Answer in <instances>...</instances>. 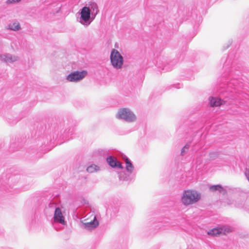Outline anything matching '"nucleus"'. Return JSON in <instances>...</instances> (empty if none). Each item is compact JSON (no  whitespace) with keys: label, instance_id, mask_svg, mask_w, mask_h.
<instances>
[{"label":"nucleus","instance_id":"obj_1","mask_svg":"<svg viewBox=\"0 0 249 249\" xmlns=\"http://www.w3.org/2000/svg\"><path fill=\"white\" fill-rule=\"evenodd\" d=\"M201 199V195L193 189L184 190L180 197L181 203L185 206L193 205Z\"/></svg>","mask_w":249,"mask_h":249},{"label":"nucleus","instance_id":"obj_2","mask_svg":"<svg viewBox=\"0 0 249 249\" xmlns=\"http://www.w3.org/2000/svg\"><path fill=\"white\" fill-rule=\"evenodd\" d=\"M110 60L112 66L116 69L122 68L124 60L123 57L119 52L115 49H113L110 54Z\"/></svg>","mask_w":249,"mask_h":249},{"label":"nucleus","instance_id":"obj_3","mask_svg":"<svg viewBox=\"0 0 249 249\" xmlns=\"http://www.w3.org/2000/svg\"><path fill=\"white\" fill-rule=\"evenodd\" d=\"M117 117L118 118L123 119L128 122H133L136 119V117L134 113L128 108H126L120 109L118 111Z\"/></svg>","mask_w":249,"mask_h":249},{"label":"nucleus","instance_id":"obj_4","mask_svg":"<svg viewBox=\"0 0 249 249\" xmlns=\"http://www.w3.org/2000/svg\"><path fill=\"white\" fill-rule=\"evenodd\" d=\"M232 231V230L227 227H223L220 228H213L209 230L207 233L211 236H217L220 235L226 234Z\"/></svg>","mask_w":249,"mask_h":249},{"label":"nucleus","instance_id":"obj_5","mask_svg":"<svg viewBox=\"0 0 249 249\" xmlns=\"http://www.w3.org/2000/svg\"><path fill=\"white\" fill-rule=\"evenodd\" d=\"M87 74L86 71H74L67 76V80L70 82H76L84 78Z\"/></svg>","mask_w":249,"mask_h":249},{"label":"nucleus","instance_id":"obj_6","mask_svg":"<svg viewBox=\"0 0 249 249\" xmlns=\"http://www.w3.org/2000/svg\"><path fill=\"white\" fill-rule=\"evenodd\" d=\"M53 218L54 221L55 222H58L62 225L66 224L65 218L63 215L61 211L59 208H56L54 212Z\"/></svg>","mask_w":249,"mask_h":249},{"label":"nucleus","instance_id":"obj_7","mask_svg":"<svg viewBox=\"0 0 249 249\" xmlns=\"http://www.w3.org/2000/svg\"><path fill=\"white\" fill-rule=\"evenodd\" d=\"M107 160L108 164L113 168L117 167L121 169L123 168L121 163L118 161L115 158L110 156L107 159Z\"/></svg>","mask_w":249,"mask_h":249},{"label":"nucleus","instance_id":"obj_8","mask_svg":"<svg viewBox=\"0 0 249 249\" xmlns=\"http://www.w3.org/2000/svg\"><path fill=\"white\" fill-rule=\"evenodd\" d=\"M209 190L211 192H215L218 191L219 193L223 195H226L227 192L226 189L222 187L221 185H214L210 187Z\"/></svg>","mask_w":249,"mask_h":249},{"label":"nucleus","instance_id":"obj_9","mask_svg":"<svg viewBox=\"0 0 249 249\" xmlns=\"http://www.w3.org/2000/svg\"><path fill=\"white\" fill-rule=\"evenodd\" d=\"M210 105L212 107H218L225 104V102L221 99L216 97H210L209 98Z\"/></svg>","mask_w":249,"mask_h":249},{"label":"nucleus","instance_id":"obj_10","mask_svg":"<svg viewBox=\"0 0 249 249\" xmlns=\"http://www.w3.org/2000/svg\"><path fill=\"white\" fill-rule=\"evenodd\" d=\"M90 11L89 7H84L81 11V17L85 21H88L90 18Z\"/></svg>","mask_w":249,"mask_h":249},{"label":"nucleus","instance_id":"obj_11","mask_svg":"<svg viewBox=\"0 0 249 249\" xmlns=\"http://www.w3.org/2000/svg\"><path fill=\"white\" fill-rule=\"evenodd\" d=\"M99 225L98 220L96 219L95 216L93 217V221L87 222L84 223L85 228L88 230H91L95 228Z\"/></svg>","mask_w":249,"mask_h":249},{"label":"nucleus","instance_id":"obj_12","mask_svg":"<svg viewBox=\"0 0 249 249\" xmlns=\"http://www.w3.org/2000/svg\"><path fill=\"white\" fill-rule=\"evenodd\" d=\"M0 58L2 61L6 62H11L16 60L15 57H12L9 54L1 55Z\"/></svg>","mask_w":249,"mask_h":249},{"label":"nucleus","instance_id":"obj_13","mask_svg":"<svg viewBox=\"0 0 249 249\" xmlns=\"http://www.w3.org/2000/svg\"><path fill=\"white\" fill-rule=\"evenodd\" d=\"M124 160L126 164V169L127 170V171L129 172H132L134 169V167L132 163L127 158H125L124 159Z\"/></svg>","mask_w":249,"mask_h":249},{"label":"nucleus","instance_id":"obj_14","mask_svg":"<svg viewBox=\"0 0 249 249\" xmlns=\"http://www.w3.org/2000/svg\"><path fill=\"white\" fill-rule=\"evenodd\" d=\"M9 27L10 29L14 31L18 30L20 28V24L18 22H14L9 24Z\"/></svg>","mask_w":249,"mask_h":249},{"label":"nucleus","instance_id":"obj_15","mask_svg":"<svg viewBox=\"0 0 249 249\" xmlns=\"http://www.w3.org/2000/svg\"><path fill=\"white\" fill-rule=\"evenodd\" d=\"M99 169V168L98 166L95 165H92L89 166L87 169V172L92 173L96 172Z\"/></svg>","mask_w":249,"mask_h":249},{"label":"nucleus","instance_id":"obj_16","mask_svg":"<svg viewBox=\"0 0 249 249\" xmlns=\"http://www.w3.org/2000/svg\"><path fill=\"white\" fill-rule=\"evenodd\" d=\"M20 1V0H7V3L8 4H11L15 2H18Z\"/></svg>","mask_w":249,"mask_h":249},{"label":"nucleus","instance_id":"obj_17","mask_svg":"<svg viewBox=\"0 0 249 249\" xmlns=\"http://www.w3.org/2000/svg\"><path fill=\"white\" fill-rule=\"evenodd\" d=\"M184 149H185V147H183V149H182V153L183 152V151H184Z\"/></svg>","mask_w":249,"mask_h":249}]
</instances>
